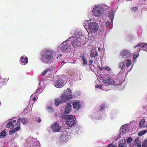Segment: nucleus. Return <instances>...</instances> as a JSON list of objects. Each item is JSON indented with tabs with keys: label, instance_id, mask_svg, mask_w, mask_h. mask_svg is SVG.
Returning <instances> with one entry per match:
<instances>
[{
	"label": "nucleus",
	"instance_id": "aec40b11",
	"mask_svg": "<svg viewBox=\"0 0 147 147\" xmlns=\"http://www.w3.org/2000/svg\"><path fill=\"white\" fill-rule=\"evenodd\" d=\"M6 127L12 129L14 127V125L11 122H9L7 124Z\"/></svg>",
	"mask_w": 147,
	"mask_h": 147
},
{
	"label": "nucleus",
	"instance_id": "f03ea898",
	"mask_svg": "<svg viewBox=\"0 0 147 147\" xmlns=\"http://www.w3.org/2000/svg\"><path fill=\"white\" fill-rule=\"evenodd\" d=\"M98 26L95 22H90L88 25L89 31L92 32H96L98 30Z\"/></svg>",
	"mask_w": 147,
	"mask_h": 147
},
{
	"label": "nucleus",
	"instance_id": "393cba45",
	"mask_svg": "<svg viewBox=\"0 0 147 147\" xmlns=\"http://www.w3.org/2000/svg\"><path fill=\"white\" fill-rule=\"evenodd\" d=\"M18 130V129L15 128L14 129L9 131V135H12L16 132V131Z\"/></svg>",
	"mask_w": 147,
	"mask_h": 147
},
{
	"label": "nucleus",
	"instance_id": "1a4fd4ad",
	"mask_svg": "<svg viewBox=\"0 0 147 147\" xmlns=\"http://www.w3.org/2000/svg\"><path fill=\"white\" fill-rule=\"evenodd\" d=\"M63 94L67 97H69V99H71L73 98L74 95L72 94L71 91L70 90V88H68L66 90V92Z\"/></svg>",
	"mask_w": 147,
	"mask_h": 147
},
{
	"label": "nucleus",
	"instance_id": "6e6d98bb",
	"mask_svg": "<svg viewBox=\"0 0 147 147\" xmlns=\"http://www.w3.org/2000/svg\"><path fill=\"white\" fill-rule=\"evenodd\" d=\"M137 147H141V145H137Z\"/></svg>",
	"mask_w": 147,
	"mask_h": 147
},
{
	"label": "nucleus",
	"instance_id": "37998d69",
	"mask_svg": "<svg viewBox=\"0 0 147 147\" xmlns=\"http://www.w3.org/2000/svg\"><path fill=\"white\" fill-rule=\"evenodd\" d=\"M83 63L84 65H87V62L86 59H83Z\"/></svg>",
	"mask_w": 147,
	"mask_h": 147
},
{
	"label": "nucleus",
	"instance_id": "5fc2aeb1",
	"mask_svg": "<svg viewBox=\"0 0 147 147\" xmlns=\"http://www.w3.org/2000/svg\"><path fill=\"white\" fill-rule=\"evenodd\" d=\"M103 69H104V68H103V67H101V68H100V70H103Z\"/></svg>",
	"mask_w": 147,
	"mask_h": 147
},
{
	"label": "nucleus",
	"instance_id": "c03bdc74",
	"mask_svg": "<svg viewBox=\"0 0 147 147\" xmlns=\"http://www.w3.org/2000/svg\"><path fill=\"white\" fill-rule=\"evenodd\" d=\"M80 57L82 58V59L83 60V59H85L84 57V54H82Z\"/></svg>",
	"mask_w": 147,
	"mask_h": 147
},
{
	"label": "nucleus",
	"instance_id": "dca6fc26",
	"mask_svg": "<svg viewBox=\"0 0 147 147\" xmlns=\"http://www.w3.org/2000/svg\"><path fill=\"white\" fill-rule=\"evenodd\" d=\"M114 17V14L113 11L112 10H111L109 12V17L111 19V21L112 22L113 18Z\"/></svg>",
	"mask_w": 147,
	"mask_h": 147
},
{
	"label": "nucleus",
	"instance_id": "0eeeda50",
	"mask_svg": "<svg viewBox=\"0 0 147 147\" xmlns=\"http://www.w3.org/2000/svg\"><path fill=\"white\" fill-rule=\"evenodd\" d=\"M51 128L54 131L58 132L59 131L60 129V127L57 122H55L52 125Z\"/></svg>",
	"mask_w": 147,
	"mask_h": 147
},
{
	"label": "nucleus",
	"instance_id": "20e7f679",
	"mask_svg": "<svg viewBox=\"0 0 147 147\" xmlns=\"http://www.w3.org/2000/svg\"><path fill=\"white\" fill-rule=\"evenodd\" d=\"M103 12L102 8L100 7L96 6L94 7L92 10L93 14L96 17L100 16Z\"/></svg>",
	"mask_w": 147,
	"mask_h": 147
},
{
	"label": "nucleus",
	"instance_id": "cd10ccee",
	"mask_svg": "<svg viewBox=\"0 0 147 147\" xmlns=\"http://www.w3.org/2000/svg\"><path fill=\"white\" fill-rule=\"evenodd\" d=\"M5 131L3 130L0 133V138H3L6 136Z\"/></svg>",
	"mask_w": 147,
	"mask_h": 147
},
{
	"label": "nucleus",
	"instance_id": "8fccbe9b",
	"mask_svg": "<svg viewBox=\"0 0 147 147\" xmlns=\"http://www.w3.org/2000/svg\"><path fill=\"white\" fill-rule=\"evenodd\" d=\"M16 120H12V122H12L13 123H13H15L16 122Z\"/></svg>",
	"mask_w": 147,
	"mask_h": 147
},
{
	"label": "nucleus",
	"instance_id": "c9c22d12",
	"mask_svg": "<svg viewBox=\"0 0 147 147\" xmlns=\"http://www.w3.org/2000/svg\"><path fill=\"white\" fill-rule=\"evenodd\" d=\"M106 26L107 27H110V23L108 21H107L105 24Z\"/></svg>",
	"mask_w": 147,
	"mask_h": 147
},
{
	"label": "nucleus",
	"instance_id": "72a5a7b5",
	"mask_svg": "<svg viewBox=\"0 0 147 147\" xmlns=\"http://www.w3.org/2000/svg\"><path fill=\"white\" fill-rule=\"evenodd\" d=\"M142 48L143 49H147V44L145 43H142Z\"/></svg>",
	"mask_w": 147,
	"mask_h": 147
},
{
	"label": "nucleus",
	"instance_id": "864d4df0",
	"mask_svg": "<svg viewBox=\"0 0 147 147\" xmlns=\"http://www.w3.org/2000/svg\"><path fill=\"white\" fill-rule=\"evenodd\" d=\"M102 87V86L101 85H100V86H99V88L100 89H101Z\"/></svg>",
	"mask_w": 147,
	"mask_h": 147
},
{
	"label": "nucleus",
	"instance_id": "79ce46f5",
	"mask_svg": "<svg viewBox=\"0 0 147 147\" xmlns=\"http://www.w3.org/2000/svg\"><path fill=\"white\" fill-rule=\"evenodd\" d=\"M139 56V54H135L134 55L133 58L134 59H136Z\"/></svg>",
	"mask_w": 147,
	"mask_h": 147
},
{
	"label": "nucleus",
	"instance_id": "ddd939ff",
	"mask_svg": "<svg viewBox=\"0 0 147 147\" xmlns=\"http://www.w3.org/2000/svg\"><path fill=\"white\" fill-rule=\"evenodd\" d=\"M61 103H63L66 102L67 100L70 99H69V97H67L63 93L62 95L60 96Z\"/></svg>",
	"mask_w": 147,
	"mask_h": 147
},
{
	"label": "nucleus",
	"instance_id": "6ab92c4d",
	"mask_svg": "<svg viewBox=\"0 0 147 147\" xmlns=\"http://www.w3.org/2000/svg\"><path fill=\"white\" fill-rule=\"evenodd\" d=\"M120 147H126V144L125 139H123L120 142Z\"/></svg>",
	"mask_w": 147,
	"mask_h": 147
},
{
	"label": "nucleus",
	"instance_id": "f704fd0d",
	"mask_svg": "<svg viewBox=\"0 0 147 147\" xmlns=\"http://www.w3.org/2000/svg\"><path fill=\"white\" fill-rule=\"evenodd\" d=\"M47 111L49 112H52L53 111V109L51 107H47Z\"/></svg>",
	"mask_w": 147,
	"mask_h": 147
},
{
	"label": "nucleus",
	"instance_id": "2eb2a0df",
	"mask_svg": "<svg viewBox=\"0 0 147 147\" xmlns=\"http://www.w3.org/2000/svg\"><path fill=\"white\" fill-rule=\"evenodd\" d=\"M73 105L74 109L78 110L80 107L81 104L79 102L76 101L74 102Z\"/></svg>",
	"mask_w": 147,
	"mask_h": 147
},
{
	"label": "nucleus",
	"instance_id": "bf43d9fd",
	"mask_svg": "<svg viewBox=\"0 0 147 147\" xmlns=\"http://www.w3.org/2000/svg\"><path fill=\"white\" fill-rule=\"evenodd\" d=\"M146 128H147V125H146Z\"/></svg>",
	"mask_w": 147,
	"mask_h": 147
},
{
	"label": "nucleus",
	"instance_id": "39448f33",
	"mask_svg": "<svg viewBox=\"0 0 147 147\" xmlns=\"http://www.w3.org/2000/svg\"><path fill=\"white\" fill-rule=\"evenodd\" d=\"M126 124L123 125L121 128H120V131L123 134H125L127 132L129 129V127L131 126V123Z\"/></svg>",
	"mask_w": 147,
	"mask_h": 147
},
{
	"label": "nucleus",
	"instance_id": "f257e3e1",
	"mask_svg": "<svg viewBox=\"0 0 147 147\" xmlns=\"http://www.w3.org/2000/svg\"><path fill=\"white\" fill-rule=\"evenodd\" d=\"M53 57V52L49 50H45L41 54V60L45 63L50 64Z\"/></svg>",
	"mask_w": 147,
	"mask_h": 147
},
{
	"label": "nucleus",
	"instance_id": "a211bd4d",
	"mask_svg": "<svg viewBox=\"0 0 147 147\" xmlns=\"http://www.w3.org/2000/svg\"><path fill=\"white\" fill-rule=\"evenodd\" d=\"M145 120L144 119H141L139 122V125L140 128H143L145 127Z\"/></svg>",
	"mask_w": 147,
	"mask_h": 147
},
{
	"label": "nucleus",
	"instance_id": "13d9d810",
	"mask_svg": "<svg viewBox=\"0 0 147 147\" xmlns=\"http://www.w3.org/2000/svg\"><path fill=\"white\" fill-rule=\"evenodd\" d=\"M118 147H119V144H118Z\"/></svg>",
	"mask_w": 147,
	"mask_h": 147
},
{
	"label": "nucleus",
	"instance_id": "7c9ffc66",
	"mask_svg": "<svg viewBox=\"0 0 147 147\" xmlns=\"http://www.w3.org/2000/svg\"><path fill=\"white\" fill-rule=\"evenodd\" d=\"M142 147H147V140H145L142 144Z\"/></svg>",
	"mask_w": 147,
	"mask_h": 147
},
{
	"label": "nucleus",
	"instance_id": "4c0bfd02",
	"mask_svg": "<svg viewBox=\"0 0 147 147\" xmlns=\"http://www.w3.org/2000/svg\"><path fill=\"white\" fill-rule=\"evenodd\" d=\"M142 43H139V44L136 45L135 47H134V48H136L138 47H141L142 48Z\"/></svg>",
	"mask_w": 147,
	"mask_h": 147
},
{
	"label": "nucleus",
	"instance_id": "a18cd8bd",
	"mask_svg": "<svg viewBox=\"0 0 147 147\" xmlns=\"http://www.w3.org/2000/svg\"><path fill=\"white\" fill-rule=\"evenodd\" d=\"M93 62V60H90V62H89V64L90 65H92V63Z\"/></svg>",
	"mask_w": 147,
	"mask_h": 147
},
{
	"label": "nucleus",
	"instance_id": "09e8293b",
	"mask_svg": "<svg viewBox=\"0 0 147 147\" xmlns=\"http://www.w3.org/2000/svg\"><path fill=\"white\" fill-rule=\"evenodd\" d=\"M41 121V119L40 118H39L37 121V122L38 123H40Z\"/></svg>",
	"mask_w": 147,
	"mask_h": 147
},
{
	"label": "nucleus",
	"instance_id": "49530a36",
	"mask_svg": "<svg viewBox=\"0 0 147 147\" xmlns=\"http://www.w3.org/2000/svg\"><path fill=\"white\" fill-rule=\"evenodd\" d=\"M21 120V118L19 117L18 119V121H17V122L19 123H20V122Z\"/></svg>",
	"mask_w": 147,
	"mask_h": 147
},
{
	"label": "nucleus",
	"instance_id": "ea45409f",
	"mask_svg": "<svg viewBox=\"0 0 147 147\" xmlns=\"http://www.w3.org/2000/svg\"><path fill=\"white\" fill-rule=\"evenodd\" d=\"M131 10L132 11H136L138 10V8L137 7H132L131 8Z\"/></svg>",
	"mask_w": 147,
	"mask_h": 147
},
{
	"label": "nucleus",
	"instance_id": "bb28decb",
	"mask_svg": "<svg viewBox=\"0 0 147 147\" xmlns=\"http://www.w3.org/2000/svg\"><path fill=\"white\" fill-rule=\"evenodd\" d=\"M28 121L26 118H23L21 120V122L24 125L26 124Z\"/></svg>",
	"mask_w": 147,
	"mask_h": 147
},
{
	"label": "nucleus",
	"instance_id": "4d7b16f0",
	"mask_svg": "<svg viewBox=\"0 0 147 147\" xmlns=\"http://www.w3.org/2000/svg\"><path fill=\"white\" fill-rule=\"evenodd\" d=\"M62 56V55L61 54H60L59 55V57H61Z\"/></svg>",
	"mask_w": 147,
	"mask_h": 147
},
{
	"label": "nucleus",
	"instance_id": "423d86ee",
	"mask_svg": "<svg viewBox=\"0 0 147 147\" xmlns=\"http://www.w3.org/2000/svg\"><path fill=\"white\" fill-rule=\"evenodd\" d=\"M71 38V37L69 38L67 40H66L62 43L60 46V48L62 51H66L69 48L70 46V45L67 43L66 41L69 40V39Z\"/></svg>",
	"mask_w": 147,
	"mask_h": 147
},
{
	"label": "nucleus",
	"instance_id": "f3484780",
	"mask_svg": "<svg viewBox=\"0 0 147 147\" xmlns=\"http://www.w3.org/2000/svg\"><path fill=\"white\" fill-rule=\"evenodd\" d=\"M98 53L97 51H95V50H92L90 55V57L92 58L94 57L95 58L96 56H98Z\"/></svg>",
	"mask_w": 147,
	"mask_h": 147
},
{
	"label": "nucleus",
	"instance_id": "473e14b6",
	"mask_svg": "<svg viewBox=\"0 0 147 147\" xmlns=\"http://www.w3.org/2000/svg\"><path fill=\"white\" fill-rule=\"evenodd\" d=\"M132 139L131 137H130L127 140L126 142L127 143H130L132 142Z\"/></svg>",
	"mask_w": 147,
	"mask_h": 147
},
{
	"label": "nucleus",
	"instance_id": "4468645a",
	"mask_svg": "<svg viewBox=\"0 0 147 147\" xmlns=\"http://www.w3.org/2000/svg\"><path fill=\"white\" fill-rule=\"evenodd\" d=\"M72 107L70 103L68 104L66 106L64 110L65 113L66 114H69L71 111V109Z\"/></svg>",
	"mask_w": 147,
	"mask_h": 147
},
{
	"label": "nucleus",
	"instance_id": "a19ab883",
	"mask_svg": "<svg viewBox=\"0 0 147 147\" xmlns=\"http://www.w3.org/2000/svg\"><path fill=\"white\" fill-rule=\"evenodd\" d=\"M120 68L121 69L122 68L123 69L124 67V63L122 62H121V63H120Z\"/></svg>",
	"mask_w": 147,
	"mask_h": 147
},
{
	"label": "nucleus",
	"instance_id": "7ed1b4c3",
	"mask_svg": "<svg viewBox=\"0 0 147 147\" xmlns=\"http://www.w3.org/2000/svg\"><path fill=\"white\" fill-rule=\"evenodd\" d=\"M74 117L73 115H69L67 119L66 124L70 127L74 126L76 123L75 120L73 118Z\"/></svg>",
	"mask_w": 147,
	"mask_h": 147
},
{
	"label": "nucleus",
	"instance_id": "4be33fe9",
	"mask_svg": "<svg viewBox=\"0 0 147 147\" xmlns=\"http://www.w3.org/2000/svg\"><path fill=\"white\" fill-rule=\"evenodd\" d=\"M147 132V130H145L143 131H142L140 132H139L138 134V135L139 136H142V135L144 134L145 133H146Z\"/></svg>",
	"mask_w": 147,
	"mask_h": 147
},
{
	"label": "nucleus",
	"instance_id": "603ef678",
	"mask_svg": "<svg viewBox=\"0 0 147 147\" xmlns=\"http://www.w3.org/2000/svg\"><path fill=\"white\" fill-rule=\"evenodd\" d=\"M36 100V97H34L33 98V100L34 101H35Z\"/></svg>",
	"mask_w": 147,
	"mask_h": 147
},
{
	"label": "nucleus",
	"instance_id": "b1692460",
	"mask_svg": "<svg viewBox=\"0 0 147 147\" xmlns=\"http://www.w3.org/2000/svg\"><path fill=\"white\" fill-rule=\"evenodd\" d=\"M61 102V100L59 98H57L55 100V104L57 106H58Z\"/></svg>",
	"mask_w": 147,
	"mask_h": 147
},
{
	"label": "nucleus",
	"instance_id": "5701e85b",
	"mask_svg": "<svg viewBox=\"0 0 147 147\" xmlns=\"http://www.w3.org/2000/svg\"><path fill=\"white\" fill-rule=\"evenodd\" d=\"M103 82L106 84H110L111 82V78H109L107 79H104Z\"/></svg>",
	"mask_w": 147,
	"mask_h": 147
},
{
	"label": "nucleus",
	"instance_id": "a878e982",
	"mask_svg": "<svg viewBox=\"0 0 147 147\" xmlns=\"http://www.w3.org/2000/svg\"><path fill=\"white\" fill-rule=\"evenodd\" d=\"M59 117L63 119H67V116L63 114H60L59 116Z\"/></svg>",
	"mask_w": 147,
	"mask_h": 147
},
{
	"label": "nucleus",
	"instance_id": "9d476101",
	"mask_svg": "<svg viewBox=\"0 0 147 147\" xmlns=\"http://www.w3.org/2000/svg\"><path fill=\"white\" fill-rule=\"evenodd\" d=\"M54 83L55 86L56 87L60 88L62 86L64 82L62 80L59 79L56 80Z\"/></svg>",
	"mask_w": 147,
	"mask_h": 147
},
{
	"label": "nucleus",
	"instance_id": "de8ad7c7",
	"mask_svg": "<svg viewBox=\"0 0 147 147\" xmlns=\"http://www.w3.org/2000/svg\"><path fill=\"white\" fill-rule=\"evenodd\" d=\"M108 147H115L113 144H111L109 145Z\"/></svg>",
	"mask_w": 147,
	"mask_h": 147
},
{
	"label": "nucleus",
	"instance_id": "c756f323",
	"mask_svg": "<svg viewBox=\"0 0 147 147\" xmlns=\"http://www.w3.org/2000/svg\"><path fill=\"white\" fill-rule=\"evenodd\" d=\"M141 142L140 140L138 139L135 140V144L136 146L141 145Z\"/></svg>",
	"mask_w": 147,
	"mask_h": 147
},
{
	"label": "nucleus",
	"instance_id": "6e6552de",
	"mask_svg": "<svg viewBox=\"0 0 147 147\" xmlns=\"http://www.w3.org/2000/svg\"><path fill=\"white\" fill-rule=\"evenodd\" d=\"M130 52L126 50L122 51L121 53V56L125 58L128 57L130 56Z\"/></svg>",
	"mask_w": 147,
	"mask_h": 147
},
{
	"label": "nucleus",
	"instance_id": "9b49d317",
	"mask_svg": "<svg viewBox=\"0 0 147 147\" xmlns=\"http://www.w3.org/2000/svg\"><path fill=\"white\" fill-rule=\"evenodd\" d=\"M72 43L73 47L75 48L78 47L81 44L80 41L77 39H74Z\"/></svg>",
	"mask_w": 147,
	"mask_h": 147
},
{
	"label": "nucleus",
	"instance_id": "412c9836",
	"mask_svg": "<svg viewBox=\"0 0 147 147\" xmlns=\"http://www.w3.org/2000/svg\"><path fill=\"white\" fill-rule=\"evenodd\" d=\"M125 62L127 67H128L131 64V61L130 59H126Z\"/></svg>",
	"mask_w": 147,
	"mask_h": 147
},
{
	"label": "nucleus",
	"instance_id": "f8f14e48",
	"mask_svg": "<svg viewBox=\"0 0 147 147\" xmlns=\"http://www.w3.org/2000/svg\"><path fill=\"white\" fill-rule=\"evenodd\" d=\"M20 62L22 65H25L28 62V60L26 57L22 56L20 59Z\"/></svg>",
	"mask_w": 147,
	"mask_h": 147
},
{
	"label": "nucleus",
	"instance_id": "58836bf2",
	"mask_svg": "<svg viewBox=\"0 0 147 147\" xmlns=\"http://www.w3.org/2000/svg\"><path fill=\"white\" fill-rule=\"evenodd\" d=\"M103 68H104L105 70H107L108 71H110L111 70V69L108 66H106V67H103Z\"/></svg>",
	"mask_w": 147,
	"mask_h": 147
},
{
	"label": "nucleus",
	"instance_id": "2f4dec72",
	"mask_svg": "<svg viewBox=\"0 0 147 147\" xmlns=\"http://www.w3.org/2000/svg\"><path fill=\"white\" fill-rule=\"evenodd\" d=\"M16 127L15 128H16L17 129H18V130H19L20 127V123H19L17 122H16Z\"/></svg>",
	"mask_w": 147,
	"mask_h": 147
},
{
	"label": "nucleus",
	"instance_id": "3c124183",
	"mask_svg": "<svg viewBox=\"0 0 147 147\" xmlns=\"http://www.w3.org/2000/svg\"><path fill=\"white\" fill-rule=\"evenodd\" d=\"M95 87L96 88H99V86L98 84H97L95 86Z\"/></svg>",
	"mask_w": 147,
	"mask_h": 147
},
{
	"label": "nucleus",
	"instance_id": "c85d7f7f",
	"mask_svg": "<svg viewBox=\"0 0 147 147\" xmlns=\"http://www.w3.org/2000/svg\"><path fill=\"white\" fill-rule=\"evenodd\" d=\"M51 68H49L45 69L42 74V75L43 76H45L46 73L48 71H51Z\"/></svg>",
	"mask_w": 147,
	"mask_h": 147
},
{
	"label": "nucleus",
	"instance_id": "e433bc0d",
	"mask_svg": "<svg viewBox=\"0 0 147 147\" xmlns=\"http://www.w3.org/2000/svg\"><path fill=\"white\" fill-rule=\"evenodd\" d=\"M105 105V104H102L100 107V110H103L104 108L106 107Z\"/></svg>",
	"mask_w": 147,
	"mask_h": 147
}]
</instances>
